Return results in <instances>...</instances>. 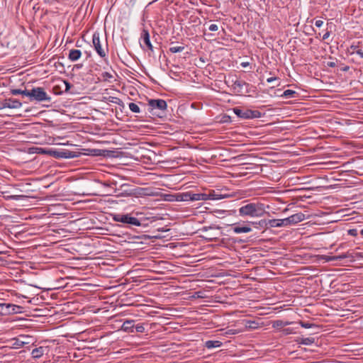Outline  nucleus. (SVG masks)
Listing matches in <instances>:
<instances>
[{
  "mask_svg": "<svg viewBox=\"0 0 363 363\" xmlns=\"http://www.w3.org/2000/svg\"><path fill=\"white\" fill-rule=\"evenodd\" d=\"M347 257H348V256L347 254H342L338 256H334L330 259L331 260H342V259L347 258Z\"/></svg>",
  "mask_w": 363,
  "mask_h": 363,
  "instance_id": "35",
  "label": "nucleus"
},
{
  "mask_svg": "<svg viewBox=\"0 0 363 363\" xmlns=\"http://www.w3.org/2000/svg\"><path fill=\"white\" fill-rule=\"evenodd\" d=\"M297 95H298V94L295 91L291 90V89H286L283 92L281 96H283L285 99H291V98L296 97Z\"/></svg>",
  "mask_w": 363,
  "mask_h": 363,
  "instance_id": "26",
  "label": "nucleus"
},
{
  "mask_svg": "<svg viewBox=\"0 0 363 363\" xmlns=\"http://www.w3.org/2000/svg\"><path fill=\"white\" fill-rule=\"evenodd\" d=\"M5 104L6 108L16 109L19 108L22 106V103L13 98H7L5 99Z\"/></svg>",
  "mask_w": 363,
  "mask_h": 363,
  "instance_id": "13",
  "label": "nucleus"
},
{
  "mask_svg": "<svg viewBox=\"0 0 363 363\" xmlns=\"http://www.w3.org/2000/svg\"><path fill=\"white\" fill-rule=\"evenodd\" d=\"M233 230L235 233H247L252 231V228L248 226H235L233 228Z\"/></svg>",
  "mask_w": 363,
  "mask_h": 363,
  "instance_id": "23",
  "label": "nucleus"
},
{
  "mask_svg": "<svg viewBox=\"0 0 363 363\" xmlns=\"http://www.w3.org/2000/svg\"><path fill=\"white\" fill-rule=\"evenodd\" d=\"M102 75L105 79H111L113 77L112 74L107 72H104Z\"/></svg>",
  "mask_w": 363,
  "mask_h": 363,
  "instance_id": "44",
  "label": "nucleus"
},
{
  "mask_svg": "<svg viewBox=\"0 0 363 363\" xmlns=\"http://www.w3.org/2000/svg\"><path fill=\"white\" fill-rule=\"evenodd\" d=\"M177 201H191V193L186 192L177 194Z\"/></svg>",
  "mask_w": 363,
  "mask_h": 363,
  "instance_id": "25",
  "label": "nucleus"
},
{
  "mask_svg": "<svg viewBox=\"0 0 363 363\" xmlns=\"http://www.w3.org/2000/svg\"><path fill=\"white\" fill-rule=\"evenodd\" d=\"M6 108L5 104V99L0 100V111Z\"/></svg>",
  "mask_w": 363,
  "mask_h": 363,
  "instance_id": "47",
  "label": "nucleus"
},
{
  "mask_svg": "<svg viewBox=\"0 0 363 363\" xmlns=\"http://www.w3.org/2000/svg\"><path fill=\"white\" fill-rule=\"evenodd\" d=\"M286 333L289 334L291 333V330L289 328L285 330Z\"/></svg>",
  "mask_w": 363,
  "mask_h": 363,
  "instance_id": "54",
  "label": "nucleus"
},
{
  "mask_svg": "<svg viewBox=\"0 0 363 363\" xmlns=\"http://www.w3.org/2000/svg\"><path fill=\"white\" fill-rule=\"evenodd\" d=\"M233 113L242 119H253L262 117V114L259 111L248 108L235 107L233 109Z\"/></svg>",
  "mask_w": 363,
  "mask_h": 363,
  "instance_id": "5",
  "label": "nucleus"
},
{
  "mask_svg": "<svg viewBox=\"0 0 363 363\" xmlns=\"http://www.w3.org/2000/svg\"><path fill=\"white\" fill-rule=\"evenodd\" d=\"M163 148H164L163 147H160V155H162V152H164V151L163 150Z\"/></svg>",
  "mask_w": 363,
  "mask_h": 363,
  "instance_id": "58",
  "label": "nucleus"
},
{
  "mask_svg": "<svg viewBox=\"0 0 363 363\" xmlns=\"http://www.w3.org/2000/svg\"><path fill=\"white\" fill-rule=\"evenodd\" d=\"M161 350H162V352H164L166 350V349H162Z\"/></svg>",
  "mask_w": 363,
  "mask_h": 363,
  "instance_id": "64",
  "label": "nucleus"
},
{
  "mask_svg": "<svg viewBox=\"0 0 363 363\" xmlns=\"http://www.w3.org/2000/svg\"><path fill=\"white\" fill-rule=\"evenodd\" d=\"M218 26L216 24H211L208 27L210 31H217Z\"/></svg>",
  "mask_w": 363,
  "mask_h": 363,
  "instance_id": "43",
  "label": "nucleus"
},
{
  "mask_svg": "<svg viewBox=\"0 0 363 363\" xmlns=\"http://www.w3.org/2000/svg\"><path fill=\"white\" fill-rule=\"evenodd\" d=\"M112 102H114L115 104H119V102L116 101H112Z\"/></svg>",
  "mask_w": 363,
  "mask_h": 363,
  "instance_id": "60",
  "label": "nucleus"
},
{
  "mask_svg": "<svg viewBox=\"0 0 363 363\" xmlns=\"http://www.w3.org/2000/svg\"><path fill=\"white\" fill-rule=\"evenodd\" d=\"M82 55V52L79 50L72 49L69 50L68 58L72 62L78 60Z\"/></svg>",
  "mask_w": 363,
  "mask_h": 363,
  "instance_id": "21",
  "label": "nucleus"
},
{
  "mask_svg": "<svg viewBox=\"0 0 363 363\" xmlns=\"http://www.w3.org/2000/svg\"><path fill=\"white\" fill-rule=\"evenodd\" d=\"M253 224H258L261 227H269L268 220H260L258 223H253Z\"/></svg>",
  "mask_w": 363,
  "mask_h": 363,
  "instance_id": "36",
  "label": "nucleus"
},
{
  "mask_svg": "<svg viewBox=\"0 0 363 363\" xmlns=\"http://www.w3.org/2000/svg\"><path fill=\"white\" fill-rule=\"evenodd\" d=\"M249 84L243 80L236 79L232 81V88L233 92L238 95H245L248 93L247 87Z\"/></svg>",
  "mask_w": 363,
  "mask_h": 363,
  "instance_id": "8",
  "label": "nucleus"
},
{
  "mask_svg": "<svg viewBox=\"0 0 363 363\" xmlns=\"http://www.w3.org/2000/svg\"><path fill=\"white\" fill-rule=\"evenodd\" d=\"M141 40H142L140 42L141 46H146L150 50H153V47L150 43L149 33L145 30H143L142 37H141Z\"/></svg>",
  "mask_w": 363,
  "mask_h": 363,
  "instance_id": "14",
  "label": "nucleus"
},
{
  "mask_svg": "<svg viewBox=\"0 0 363 363\" xmlns=\"http://www.w3.org/2000/svg\"><path fill=\"white\" fill-rule=\"evenodd\" d=\"M248 65H249V62H242V63H241V66H242V67H247Z\"/></svg>",
  "mask_w": 363,
  "mask_h": 363,
  "instance_id": "53",
  "label": "nucleus"
},
{
  "mask_svg": "<svg viewBox=\"0 0 363 363\" xmlns=\"http://www.w3.org/2000/svg\"><path fill=\"white\" fill-rule=\"evenodd\" d=\"M160 133H164L162 129V124L160 123Z\"/></svg>",
  "mask_w": 363,
  "mask_h": 363,
  "instance_id": "56",
  "label": "nucleus"
},
{
  "mask_svg": "<svg viewBox=\"0 0 363 363\" xmlns=\"http://www.w3.org/2000/svg\"><path fill=\"white\" fill-rule=\"evenodd\" d=\"M162 137L160 135V143L162 142Z\"/></svg>",
  "mask_w": 363,
  "mask_h": 363,
  "instance_id": "63",
  "label": "nucleus"
},
{
  "mask_svg": "<svg viewBox=\"0 0 363 363\" xmlns=\"http://www.w3.org/2000/svg\"><path fill=\"white\" fill-rule=\"evenodd\" d=\"M258 323L255 321H247V327L250 328H256L257 327Z\"/></svg>",
  "mask_w": 363,
  "mask_h": 363,
  "instance_id": "40",
  "label": "nucleus"
},
{
  "mask_svg": "<svg viewBox=\"0 0 363 363\" xmlns=\"http://www.w3.org/2000/svg\"><path fill=\"white\" fill-rule=\"evenodd\" d=\"M169 104H172V100H169Z\"/></svg>",
  "mask_w": 363,
  "mask_h": 363,
  "instance_id": "62",
  "label": "nucleus"
},
{
  "mask_svg": "<svg viewBox=\"0 0 363 363\" xmlns=\"http://www.w3.org/2000/svg\"><path fill=\"white\" fill-rule=\"evenodd\" d=\"M177 286L170 283L164 281V279L160 277V298H171L178 294Z\"/></svg>",
  "mask_w": 363,
  "mask_h": 363,
  "instance_id": "4",
  "label": "nucleus"
},
{
  "mask_svg": "<svg viewBox=\"0 0 363 363\" xmlns=\"http://www.w3.org/2000/svg\"><path fill=\"white\" fill-rule=\"evenodd\" d=\"M46 152L53 157L55 159H69L77 157V154L75 152L70 151L69 150H48Z\"/></svg>",
  "mask_w": 363,
  "mask_h": 363,
  "instance_id": "6",
  "label": "nucleus"
},
{
  "mask_svg": "<svg viewBox=\"0 0 363 363\" xmlns=\"http://www.w3.org/2000/svg\"><path fill=\"white\" fill-rule=\"evenodd\" d=\"M355 52L357 55H358L360 57L363 58V48H359L357 50H355Z\"/></svg>",
  "mask_w": 363,
  "mask_h": 363,
  "instance_id": "46",
  "label": "nucleus"
},
{
  "mask_svg": "<svg viewBox=\"0 0 363 363\" xmlns=\"http://www.w3.org/2000/svg\"><path fill=\"white\" fill-rule=\"evenodd\" d=\"M113 220L134 226H140L141 225L140 221L137 218L133 217L129 214H115L113 216Z\"/></svg>",
  "mask_w": 363,
  "mask_h": 363,
  "instance_id": "7",
  "label": "nucleus"
},
{
  "mask_svg": "<svg viewBox=\"0 0 363 363\" xmlns=\"http://www.w3.org/2000/svg\"><path fill=\"white\" fill-rule=\"evenodd\" d=\"M92 43H93L94 48L95 50L96 51L97 54L102 58L106 57V52L104 50V49H103L101 47L99 33L98 32H95L93 34Z\"/></svg>",
  "mask_w": 363,
  "mask_h": 363,
  "instance_id": "9",
  "label": "nucleus"
},
{
  "mask_svg": "<svg viewBox=\"0 0 363 363\" xmlns=\"http://www.w3.org/2000/svg\"><path fill=\"white\" fill-rule=\"evenodd\" d=\"M128 107H129L130 110L133 113H140V107L135 103H133V102L130 103L128 104Z\"/></svg>",
  "mask_w": 363,
  "mask_h": 363,
  "instance_id": "31",
  "label": "nucleus"
},
{
  "mask_svg": "<svg viewBox=\"0 0 363 363\" xmlns=\"http://www.w3.org/2000/svg\"><path fill=\"white\" fill-rule=\"evenodd\" d=\"M269 228L286 227V219H271L268 220Z\"/></svg>",
  "mask_w": 363,
  "mask_h": 363,
  "instance_id": "15",
  "label": "nucleus"
},
{
  "mask_svg": "<svg viewBox=\"0 0 363 363\" xmlns=\"http://www.w3.org/2000/svg\"><path fill=\"white\" fill-rule=\"evenodd\" d=\"M47 350V348L45 347H39L33 349L31 352L32 357L34 359H39L45 353V352Z\"/></svg>",
  "mask_w": 363,
  "mask_h": 363,
  "instance_id": "19",
  "label": "nucleus"
},
{
  "mask_svg": "<svg viewBox=\"0 0 363 363\" xmlns=\"http://www.w3.org/2000/svg\"><path fill=\"white\" fill-rule=\"evenodd\" d=\"M360 235L363 238V228L360 230Z\"/></svg>",
  "mask_w": 363,
  "mask_h": 363,
  "instance_id": "59",
  "label": "nucleus"
},
{
  "mask_svg": "<svg viewBox=\"0 0 363 363\" xmlns=\"http://www.w3.org/2000/svg\"><path fill=\"white\" fill-rule=\"evenodd\" d=\"M72 87V84L67 80H61V84L56 85L53 87V91L56 94H60L63 92H69Z\"/></svg>",
  "mask_w": 363,
  "mask_h": 363,
  "instance_id": "10",
  "label": "nucleus"
},
{
  "mask_svg": "<svg viewBox=\"0 0 363 363\" xmlns=\"http://www.w3.org/2000/svg\"><path fill=\"white\" fill-rule=\"evenodd\" d=\"M175 231L172 228L164 229L163 228H160V257L163 256L164 254L168 256L169 258L170 256H174V255L171 253L168 254L167 250L168 248L171 250H174L177 246L173 242L165 243V240H162V238L173 237L174 236Z\"/></svg>",
  "mask_w": 363,
  "mask_h": 363,
  "instance_id": "1",
  "label": "nucleus"
},
{
  "mask_svg": "<svg viewBox=\"0 0 363 363\" xmlns=\"http://www.w3.org/2000/svg\"><path fill=\"white\" fill-rule=\"evenodd\" d=\"M25 344H26L25 342L21 341L19 339H16V340H15L13 345L15 348H21V347H23Z\"/></svg>",
  "mask_w": 363,
  "mask_h": 363,
  "instance_id": "32",
  "label": "nucleus"
},
{
  "mask_svg": "<svg viewBox=\"0 0 363 363\" xmlns=\"http://www.w3.org/2000/svg\"><path fill=\"white\" fill-rule=\"evenodd\" d=\"M184 48H185V47L183 45H179V46L173 45V46H171L169 50L171 52L176 53V52H182L184 50Z\"/></svg>",
  "mask_w": 363,
  "mask_h": 363,
  "instance_id": "30",
  "label": "nucleus"
},
{
  "mask_svg": "<svg viewBox=\"0 0 363 363\" xmlns=\"http://www.w3.org/2000/svg\"><path fill=\"white\" fill-rule=\"evenodd\" d=\"M347 233H348V235H350L351 236L355 237V236H357L358 235V230L357 229H354V228L350 229V230H348Z\"/></svg>",
  "mask_w": 363,
  "mask_h": 363,
  "instance_id": "41",
  "label": "nucleus"
},
{
  "mask_svg": "<svg viewBox=\"0 0 363 363\" xmlns=\"http://www.w3.org/2000/svg\"><path fill=\"white\" fill-rule=\"evenodd\" d=\"M285 219L287 226H289L303 220L305 219V215L302 213H298L291 215V216L286 218Z\"/></svg>",
  "mask_w": 363,
  "mask_h": 363,
  "instance_id": "11",
  "label": "nucleus"
},
{
  "mask_svg": "<svg viewBox=\"0 0 363 363\" xmlns=\"http://www.w3.org/2000/svg\"><path fill=\"white\" fill-rule=\"evenodd\" d=\"M165 311H172V309L162 308V307L160 306V318H163V316H164V315H167V313H166L164 312Z\"/></svg>",
  "mask_w": 363,
  "mask_h": 363,
  "instance_id": "39",
  "label": "nucleus"
},
{
  "mask_svg": "<svg viewBox=\"0 0 363 363\" xmlns=\"http://www.w3.org/2000/svg\"><path fill=\"white\" fill-rule=\"evenodd\" d=\"M275 324H276V325L277 327H282V326L288 325L289 323H284L281 320H277Z\"/></svg>",
  "mask_w": 363,
  "mask_h": 363,
  "instance_id": "45",
  "label": "nucleus"
},
{
  "mask_svg": "<svg viewBox=\"0 0 363 363\" xmlns=\"http://www.w3.org/2000/svg\"><path fill=\"white\" fill-rule=\"evenodd\" d=\"M205 345L208 349H212L220 347L222 345V342L218 340H208L206 342Z\"/></svg>",
  "mask_w": 363,
  "mask_h": 363,
  "instance_id": "24",
  "label": "nucleus"
},
{
  "mask_svg": "<svg viewBox=\"0 0 363 363\" xmlns=\"http://www.w3.org/2000/svg\"><path fill=\"white\" fill-rule=\"evenodd\" d=\"M315 25L318 28H320L323 25V21L322 20H317L315 22Z\"/></svg>",
  "mask_w": 363,
  "mask_h": 363,
  "instance_id": "48",
  "label": "nucleus"
},
{
  "mask_svg": "<svg viewBox=\"0 0 363 363\" xmlns=\"http://www.w3.org/2000/svg\"><path fill=\"white\" fill-rule=\"evenodd\" d=\"M330 32L328 30H326V32L323 35V40L328 39L330 37Z\"/></svg>",
  "mask_w": 363,
  "mask_h": 363,
  "instance_id": "50",
  "label": "nucleus"
},
{
  "mask_svg": "<svg viewBox=\"0 0 363 363\" xmlns=\"http://www.w3.org/2000/svg\"><path fill=\"white\" fill-rule=\"evenodd\" d=\"M135 321L133 320H125L122 325V329L125 332L133 333L134 331Z\"/></svg>",
  "mask_w": 363,
  "mask_h": 363,
  "instance_id": "20",
  "label": "nucleus"
},
{
  "mask_svg": "<svg viewBox=\"0 0 363 363\" xmlns=\"http://www.w3.org/2000/svg\"><path fill=\"white\" fill-rule=\"evenodd\" d=\"M315 342L313 337H301L300 338L299 343L304 345H311Z\"/></svg>",
  "mask_w": 363,
  "mask_h": 363,
  "instance_id": "28",
  "label": "nucleus"
},
{
  "mask_svg": "<svg viewBox=\"0 0 363 363\" xmlns=\"http://www.w3.org/2000/svg\"><path fill=\"white\" fill-rule=\"evenodd\" d=\"M135 331L137 333H143L145 330L144 327L142 325H137L135 327Z\"/></svg>",
  "mask_w": 363,
  "mask_h": 363,
  "instance_id": "42",
  "label": "nucleus"
},
{
  "mask_svg": "<svg viewBox=\"0 0 363 363\" xmlns=\"http://www.w3.org/2000/svg\"><path fill=\"white\" fill-rule=\"evenodd\" d=\"M225 197H226L225 196H223L220 194L216 193L214 191H213L212 192H210L211 200H220V199H222Z\"/></svg>",
  "mask_w": 363,
  "mask_h": 363,
  "instance_id": "29",
  "label": "nucleus"
},
{
  "mask_svg": "<svg viewBox=\"0 0 363 363\" xmlns=\"http://www.w3.org/2000/svg\"><path fill=\"white\" fill-rule=\"evenodd\" d=\"M116 100L118 101H121L120 99H118V98H115Z\"/></svg>",
  "mask_w": 363,
  "mask_h": 363,
  "instance_id": "61",
  "label": "nucleus"
},
{
  "mask_svg": "<svg viewBox=\"0 0 363 363\" xmlns=\"http://www.w3.org/2000/svg\"><path fill=\"white\" fill-rule=\"evenodd\" d=\"M174 266L167 262L160 260V274H164L165 271L172 272Z\"/></svg>",
  "mask_w": 363,
  "mask_h": 363,
  "instance_id": "22",
  "label": "nucleus"
},
{
  "mask_svg": "<svg viewBox=\"0 0 363 363\" xmlns=\"http://www.w3.org/2000/svg\"><path fill=\"white\" fill-rule=\"evenodd\" d=\"M200 196H201V201L211 200L210 193H208V194L200 193Z\"/></svg>",
  "mask_w": 363,
  "mask_h": 363,
  "instance_id": "37",
  "label": "nucleus"
},
{
  "mask_svg": "<svg viewBox=\"0 0 363 363\" xmlns=\"http://www.w3.org/2000/svg\"><path fill=\"white\" fill-rule=\"evenodd\" d=\"M277 80V77H269L267 79V82L268 83H272L274 81Z\"/></svg>",
  "mask_w": 363,
  "mask_h": 363,
  "instance_id": "51",
  "label": "nucleus"
},
{
  "mask_svg": "<svg viewBox=\"0 0 363 363\" xmlns=\"http://www.w3.org/2000/svg\"><path fill=\"white\" fill-rule=\"evenodd\" d=\"M191 201H201L200 193L191 194Z\"/></svg>",
  "mask_w": 363,
  "mask_h": 363,
  "instance_id": "38",
  "label": "nucleus"
},
{
  "mask_svg": "<svg viewBox=\"0 0 363 363\" xmlns=\"http://www.w3.org/2000/svg\"><path fill=\"white\" fill-rule=\"evenodd\" d=\"M74 67L76 68H77V69H79V68H81L82 67V64L81 65H74Z\"/></svg>",
  "mask_w": 363,
  "mask_h": 363,
  "instance_id": "55",
  "label": "nucleus"
},
{
  "mask_svg": "<svg viewBox=\"0 0 363 363\" xmlns=\"http://www.w3.org/2000/svg\"><path fill=\"white\" fill-rule=\"evenodd\" d=\"M166 111L167 113H169V116H171L172 112L173 111V108L172 106L169 107L167 102L165 100L160 99V119L167 117L166 114L164 116L161 115V111Z\"/></svg>",
  "mask_w": 363,
  "mask_h": 363,
  "instance_id": "16",
  "label": "nucleus"
},
{
  "mask_svg": "<svg viewBox=\"0 0 363 363\" xmlns=\"http://www.w3.org/2000/svg\"><path fill=\"white\" fill-rule=\"evenodd\" d=\"M328 65L329 67H335V62H328Z\"/></svg>",
  "mask_w": 363,
  "mask_h": 363,
  "instance_id": "52",
  "label": "nucleus"
},
{
  "mask_svg": "<svg viewBox=\"0 0 363 363\" xmlns=\"http://www.w3.org/2000/svg\"><path fill=\"white\" fill-rule=\"evenodd\" d=\"M0 308L3 313H16L20 306L11 303H1Z\"/></svg>",
  "mask_w": 363,
  "mask_h": 363,
  "instance_id": "12",
  "label": "nucleus"
},
{
  "mask_svg": "<svg viewBox=\"0 0 363 363\" xmlns=\"http://www.w3.org/2000/svg\"><path fill=\"white\" fill-rule=\"evenodd\" d=\"M177 194H167L164 192V190L160 189V201H177Z\"/></svg>",
  "mask_w": 363,
  "mask_h": 363,
  "instance_id": "17",
  "label": "nucleus"
},
{
  "mask_svg": "<svg viewBox=\"0 0 363 363\" xmlns=\"http://www.w3.org/2000/svg\"><path fill=\"white\" fill-rule=\"evenodd\" d=\"M262 204L250 203L241 206L239 210L240 216L260 217L263 214V210L261 208Z\"/></svg>",
  "mask_w": 363,
  "mask_h": 363,
  "instance_id": "2",
  "label": "nucleus"
},
{
  "mask_svg": "<svg viewBox=\"0 0 363 363\" xmlns=\"http://www.w3.org/2000/svg\"><path fill=\"white\" fill-rule=\"evenodd\" d=\"M28 97L30 101H51V97L46 93L45 89L40 86L33 87L31 89H28Z\"/></svg>",
  "mask_w": 363,
  "mask_h": 363,
  "instance_id": "3",
  "label": "nucleus"
},
{
  "mask_svg": "<svg viewBox=\"0 0 363 363\" xmlns=\"http://www.w3.org/2000/svg\"><path fill=\"white\" fill-rule=\"evenodd\" d=\"M24 197L25 196L23 195H11L8 196L6 199L9 200L18 201Z\"/></svg>",
  "mask_w": 363,
  "mask_h": 363,
  "instance_id": "34",
  "label": "nucleus"
},
{
  "mask_svg": "<svg viewBox=\"0 0 363 363\" xmlns=\"http://www.w3.org/2000/svg\"><path fill=\"white\" fill-rule=\"evenodd\" d=\"M102 184H103L104 186H110V185H109L108 183H106V182H104V183H102Z\"/></svg>",
  "mask_w": 363,
  "mask_h": 363,
  "instance_id": "57",
  "label": "nucleus"
},
{
  "mask_svg": "<svg viewBox=\"0 0 363 363\" xmlns=\"http://www.w3.org/2000/svg\"><path fill=\"white\" fill-rule=\"evenodd\" d=\"M10 92L12 95L21 94L23 96H28V89L22 90L21 89H11Z\"/></svg>",
  "mask_w": 363,
  "mask_h": 363,
  "instance_id": "27",
  "label": "nucleus"
},
{
  "mask_svg": "<svg viewBox=\"0 0 363 363\" xmlns=\"http://www.w3.org/2000/svg\"><path fill=\"white\" fill-rule=\"evenodd\" d=\"M299 323L301 326L304 328H311L313 327H316L315 324L308 322L301 321Z\"/></svg>",
  "mask_w": 363,
  "mask_h": 363,
  "instance_id": "33",
  "label": "nucleus"
},
{
  "mask_svg": "<svg viewBox=\"0 0 363 363\" xmlns=\"http://www.w3.org/2000/svg\"><path fill=\"white\" fill-rule=\"evenodd\" d=\"M147 111L151 115H155V109H159V99H150L148 101Z\"/></svg>",
  "mask_w": 363,
  "mask_h": 363,
  "instance_id": "18",
  "label": "nucleus"
},
{
  "mask_svg": "<svg viewBox=\"0 0 363 363\" xmlns=\"http://www.w3.org/2000/svg\"><path fill=\"white\" fill-rule=\"evenodd\" d=\"M359 48V46L357 45H351L350 49L352 50V54H356L355 50H357Z\"/></svg>",
  "mask_w": 363,
  "mask_h": 363,
  "instance_id": "49",
  "label": "nucleus"
}]
</instances>
